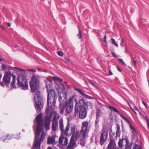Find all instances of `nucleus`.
Masks as SVG:
<instances>
[{
    "label": "nucleus",
    "instance_id": "f257e3e1",
    "mask_svg": "<svg viewBox=\"0 0 149 149\" xmlns=\"http://www.w3.org/2000/svg\"><path fill=\"white\" fill-rule=\"evenodd\" d=\"M39 82V78L36 75L32 77L30 82L31 92L35 94L34 96V100L35 102L36 108L37 110L40 111L43 108V103L40 91L38 90L37 84Z\"/></svg>",
    "mask_w": 149,
    "mask_h": 149
},
{
    "label": "nucleus",
    "instance_id": "f03ea898",
    "mask_svg": "<svg viewBox=\"0 0 149 149\" xmlns=\"http://www.w3.org/2000/svg\"><path fill=\"white\" fill-rule=\"evenodd\" d=\"M75 95H73L70 97L65 103L66 106V112H71L73 109L74 102L75 101V112H86V105L84 98L80 99L78 102L79 106H77L78 102L77 100L75 99Z\"/></svg>",
    "mask_w": 149,
    "mask_h": 149
},
{
    "label": "nucleus",
    "instance_id": "7ed1b4c3",
    "mask_svg": "<svg viewBox=\"0 0 149 149\" xmlns=\"http://www.w3.org/2000/svg\"><path fill=\"white\" fill-rule=\"evenodd\" d=\"M59 125L60 131L62 134H64L65 136L70 135L72 134V136H74L73 135L75 132V128L74 126L71 127L70 128V130H71V132H68L70 125L68 124L65 130H64L63 120L62 119H60Z\"/></svg>",
    "mask_w": 149,
    "mask_h": 149
},
{
    "label": "nucleus",
    "instance_id": "20e7f679",
    "mask_svg": "<svg viewBox=\"0 0 149 149\" xmlns=\"http://www.w3.org/2000/svg\"><path fill=\"white\" fill-rule=\"evenodd\" d=\"M88 126V123L87 121L83 122L82 124L81 129L80 132H76V138H80V140L85 139L87 135V127Z\"/></svg>",
    "mask_w": 149,
    "mask_h": 149
},
{
    "label": "nucleus",
    "instance_id": "39448f33",
    "mask_svg": "<svg viewBox=\"0 0 149 149\" xmlns=\"http://www.w3.org/2000/svg\"><path fill=\"white\" fill-rule=\"evenodd\" d=\"M42 118V114L41 113H40L37 115L35 118V120L38 123L37 127V132L38 136L43 129L42 125L43 121Z\"/></svg>",
    "mask_w": 149,
    "mask_h": 149
},
{
    "label": "nucleus",
    "instance_id": "423d86ee",
    "mask_svg": "<svg viewBox=\"0 0 149 149\" xmlns=\"http://www.w3.org/2000/svg\"><path fill=\"white\" fill-rule=\"evenodd\" d=\"M17 84L21 86L24 89H26L28 87L25 76L22 75H18L17 79Z\"/></svg>",
    "mask_w": 149,
    "mask_h": 149
},
{
    "label": "nucleus",
    "instance_id": "0eeeda50",
    "mask_svg": "<svg viewBox=\"0 0 149 149\" xmlns=\"http://www.w3.org/2000/svg\"><path fill=\"white\" fill-rule=\"evenodd\" d=\"M45 134L43 132H42L40 138L36 139V136L35 138V141L33 144L34 147L36 148V149H40L41 143L43 141L45 137Z\"/></svg>",
    "mask_w": 149,
    "mask_h": 149
},
{
    "label": "nucleus",
    "instance_id": "6e6552de",
    "mask_svg": "<svg viewBox=\"0 0 149 149\" xmlns=\"http://www.w3.org/2000/svg\"><path fill=\"white\" fill-rule=\"evenodd\" d=\"M58 100L60 104H63L66 101L67 98V95L65 92L62 93H59L58 94Z\"/></svg>",
    "mask_w": 149,
    "mask_h": 149
},
{
    "label": "nucleus",
    "instance_id": "1a4fd4ad",
    "mask_svg": "<svg viewBox=\"0 0 149 149\" xmlns=\"http://www.w3.org/2000/svg\"><path fill=\"white\" fill-rule=\"evenodd\" d=\"M46 88L47 92H48V94L47 99V104L49 105V100L50 99L54 97H56V94H55L54 90L51 89L49 92V90L48 89V86L47 85L46 86Z\"/></svg>",
    "mask_w": 149,
    "mask_h": 149
},
{
    "label": "nucleus",
    "instance_id": "9d476101",
    "mask_svg": "<svg viewBox=\"0 0 149 149\" xmlns=\"http://www.w3.org/2000/svg\"><path fill=\"white\" fill-rule=\"evenodd\" d=\"M58 136L56 135H54L52 137H48L47 142V144H53L54 143H57L58 142Z\"/></svg>",
    "mask_w": 149,
    "mask_h": 149
},
{
    "label": "nucleus",
    "instance_id": "9b49d317",
    "mask_svg": "<svg viewBox=\"0 0 149 149\" xmlns=\"http://www.w3.org/2000/svg\"><path fill=\"white\" fill-rule=\"evenodd\" d=\"M76 139H77V138H76V135H75V138L74 137V136H72L70 139L69 144L67 147L66 149H73L74 146L76 145V143H75ZM78 139H80V138H78Z\"/></svg>",
    "mask_w": 149,
    "mask_h": 149
},
{
    "label": "nucleus",
    "instance_id": "f8f14e48",
    "mask_svg": "<svg viewBox=\"0 0 149 149\" xmlns=\"http://www.w3.org/2000/svg\"><path fill=\"white\" fill-rule=\"evenodd\" d=\"M11 79V75L10 72H6L3 79V81L5 84H9L10 83Z\"/></svg>",
    "mask_w": 149,
    "mask_h": 149
},
{
    "label": "nucleus",
    "instance_id": "ddd939ff",
    "mask_svg": "<svg viewBox=\"0 0 149 149\" xmlns=\"http://www.w3.org/2000/svg\"><path fill=\"white\" fill-rule=\"evenodd\" d=\"M108 136L107 131H104L101 133L100 138V142H104L107 140Z\"/></svg>",
    "mask_w": 149,
    "mask_h": 149
},
{
    "label": "nucleus",
    "instance_id": "4468645a",
    "mask_svg": "<svg viewBox=\"0 0 149 149\" xmlns=\"http://www.w3.org/2000/svg\"><path fill=\"white\" fill-rule=\"evenodd\" d=\"M55 88L58 91V94L59 93L65 92V88L63 84H56L55 86Z\"/></svg>",
    "mask_w": 149,
    "mask_h": 149
},
{
    "label": "nucleus",
    "instance_id": "2eb2a0df",
    "mask_svg": "<svg viewBox=\"0 0 149 149\" xmlns=\"http://www.w3.org/2000/svg\"><path fill=\"white\" fill-rule=\"evenodd\" d=\"M116 148V144L115 140L113 139H111L108 144L107 148L108 149H115Z\"/></svg>",
    "mask_w": 149,
    "mask_h": 149
},
{
    "label": "nucleus",
    "instance_id": "dca6fc26",
    "mask_svg": "<svg viewBox=\"0 0 149 149\" xmlns=\"http://www.w3.org/2000/svg\"><path fill=\"white\" fill-rule=\"evenodd\" d=\"M120 116L123 118V119L126 121L129 124L130 128L131 130H132V132H136V130L135 128L131 124L130 121L123 116L120 115Z\"/></svg>",
    "mask_w": 149,
    "mask_h": 149
},
{
    "label": "nucleus",
    "instance_id": "f3484780",
    "mask_svg": "<svg viewBox=\"0 0 149 149\" xmlns=\"http://www.w3.org/2000/svg\"><path fill=\"white\" fill-rule=\"evenodd\" d=\"M11 76L13 78V80L10 84V86L11 87H12L13 88H16L15 86L16 76L15 75L13 74H12Z\"/></svg>",
    "mask_w": 149,
    "mask_h": 149
},
{
    "label": "nucleus",
    "instance_id": "a211bd4d",
    "mask_svg": "<svg viewBox=\"0 0 149 149\" xmlns=\"http://www.w3.org/2000/svg\"><path fill=\"white\" fill-rule=\"evenodd\" d=\"M58 127V122H52V130L55 132L56 131Z\"/></svg>",
    "mask_w": 149,
    "mask_h": 149
},
{
    "label": "nucleus",
    "instance_id": "6ab92c4d",
    "mask_svg": "<svg viewBox=\"0 0 149 149\" xmlns=\"http://www.w3.org/2000/svg\"><path fill=\"white\" fill-rule=\"evenodd\" d=\"M117 131L116 132V137H120V128L119 125H118L117 126Z\"/></svg>",
    "mask_w": 149,
    "mask_h": 149
},
{
    "label": "nucleus",
    "instance_id": "aec40b11",
    "mask_svg": "<svg viewBox=\"0 0 149 149\" xmlns=\"http://www.w3.org/2000/svg\"><path fill=\"white\" fill-rule=\"evenodd\" d=\"M79 116L80 118L84 119L86 117L87 112H79Z\"/></svg>",
    "mask_w": 149,
    "mask_h": 149
},
{
    "label": "nucleus",
    "instance_id": "412c9836",
    "mask_svg": "<svg viewBox=\"0 0 149 149\" xmlns=\"http://www.w3.org/2000/svg\"><path fill=\"white\" fill-rule=\"evenodd\" d=\"M51 116H49V117L46 116L45 117V124H50L51 120Z\"/></svg>",
    "mask_w": 149,
    "mask_h": 149
},
{
    "label": "nucleus",
    "instance_id": "4be33fe9",
    "mask_svg": "<svg viewBox=\"0 0 149 149\" xmlns=\"http://www.w3.org/2000/svg\"><path fill=\"white\" fill-rule=\"evenodd\" d=\"M74 90L75 91H77L79 93H80L82 96H84L86 98L88 97V96L85 94L80 89L78 88H75L74 89Z\"/></svg>",
    "mask_w": 149,
    "mask_h": 149
},
{
    "label": "nucleus",
    "instance_id": "5701e85b",
    "mask_svg": "<svg viewBox=\"0 0 149 149\" xmlns=\"http://www.w3.org/2000/svg\"><path fill=\"white\" fill-rule=\"evenodd\" d=\"M59 118V116L58 115L56 114H55L53 118L52 122H58L57 121Z\"/></svg>",
    "mask_w": 149,
    "mask_h": 149
},
{
    "label": "nucleus",
    "instance_id": "b1692460",
    "mask_svg": "<svg viewBox=\"0 0 149 149\" xmlns=\"http://www.w3.org/2000/svg\"><path fill=\"white\" fill-rule=\"evenodd\" d=\"M47 105L48 106L46 109L45 112H54L53 107L49 106V105H48L47 104Z\"/></svg>",
    "mask_w": 149,
    "mask_h": 149
},
{
    "label": "nucleus",
    "instance_id": "393cba45",
    "mask_svg": "<svg viewBox=\"0 0 149 149\" xmlns=\"http://www.w3.org/2000/svg\"><path fill=\"white\" fill-rule=\"evenodd\" d=\"M63 104H60V103L59 104V108L60 109V112H63L65 110V106Z\"/></svg>",
    "mask_w": 149,
    "mask_h": 149
},
{
    "label": "nucleus",
    "instance_id": "a878e982",
    "mask_svg": "<svg viewBox=\"0 0 149 149\" xmlns=\"http://www.w3.org/2000/svg\"><path fill=\"white\" fill-rule=\"evenodd\" d=\"M108 108L109 109H110L111 111V112H118V111L114 107L109 106L108 107Z\"/></svg>",
    "mask_w": 149,
    "mask_h": 149
},
{
    "label": "nucleus",
    "instance_id": "bb28decb",
    "mask_svg": "<svg viewBox=\"0 0 149 149\" xmlns=\"http://www.w3.org/2000/svg\"><path fill=\"white\" fill-rule=\"evenodd\" d=\"M64 140V143L63 144V145L64 146H66L67 145L68 143V139L66 137H65Z\"/></svg>",
    "mask_w": 149,
    "mask_h": 149
},
{
    "label": "nucleus",
    "instance_id": "cd10ccee",
    "mask_svg": "<svg viewBox=\"0 0 149 149\" xmlns=\"http://www.w3.org/2000/svg\"><path fill=\"white\" fill-rule=\"evenodd\" d=\"M65 137H60L59 138V143L60 144H62L63 140L64 139Z\"/></svg>",
    "mask_w": 149,
    "mask_h": 149
},
{
    "label": "nucleus",
    "instance_id": "c85d7f7f",
    "mask_svg": "<svg viewBox=\"0 0 149 149\" xmlns=\"http://www.w3.org/2000/svg\"><path fill=\"white\" fill-rule=\"evenodd\" d=\"M133 149H142L141 147L139 146L137 144H135L133 147Z\"/></svg>",
    "mask_w": 149,
    "mask_h": 149
},
{
    "label": "nucleus",
    "instance_id": "c756f323",
    "mask_svg": "<svg viewBox=\"0 0 149 149\" xmlns=\"http://www.w3.org/2000/svg\"><path fill=\"white\" fill-rule=\"evenodd\" d=\"M139 113L140 115L142 116V117L144 119L146 120L148 119L147 118V116L146 115H145V116L143 115L141 112H139Z\"/></svg>",
    "mask_w": 149,
    "mask_h": 149
},
{
    "label": "nucleus",
    "instance_id": "7c9ffc66",
    "mask_svg": "<svg viewBox=\"0 0 149 149\" xmlns=\"http://www.w3.org/2000/svg\"><path fill=\"white\" fill-rule=\"evenodd\" d=\"M123 141L122 140H120L118 143V144L119 147H122L123 146Z\"/></svg>",
    "mask_w": 149,
    "mask_h": 149
},
{
    "label": "nucleus",
    "instance_id": "2f4dec72",
    "mask_svg": "<svg viewBox=\"0 0 149 149\" xmlns=\"http://www.w3.org/2000/svg\"><path fill=\"white\" fill-rule=\"evenodd\" d=\"M50 124H45V127L46 130H48L49 129Z\"/></svg>",
    "mask_w": 149,
    "mask_h": 149
},
{
    "label": "nucleus",
    "instance_id": "473e14b6",
    "mask_svg": "<svg viewBox=\"0 0 149 149\" xmlns=\"http://www.w3.org/2000/svg\"><path fill=\"white\" fill-rule=\"evenodd\" d=\"M79 33L77 35V37H78L79 38L81 39L82 38V37L81 35V32L80 30H79Z\"/></svg>",
    "mask_w": 149,
    "mask_h": 149
},
{
    "label": "nucleus",
    "instance_id": "72a5a7b5",
    "mask_svg": "<svg viewBox=\"0 0 149 149\" xmlns=\"http://www.w3.org/2000/svg\"><path fill=\"white\" fill-rule=\"evenodd\" d=\"M53 79L56 80H59L61 81H62L63 80L62 79L56 77H53Z\"/></svg>",
    "mask_w": 149,
    "mask_h": 149
},
{
    "label": "nucleus",
    "instance_id": "f704fd0d",
    "mask_svg": "<svg viewBox=\"0 0 149 149\" xmlns=\"http://www.w3.org/2000/svg\"><path fill=\"white\" fill-rule=\"evenodd\" d=\"M112 42V44L118 47V45L116 43L115 40L113 38H111Z\"/></svg>",
    "mask_w": 149,
    "mask_h": 149
},
{
    "label": "nucleus",
    "instance_id": "c9c22d12",
    "mask_svg": "<svg viewBox=\"0 0 149 149\" xmlns=\"http://www.w3.org/2000/svg\"><path fill=\"white\" fill-rule=\"evenodd\" d=\"M51 99H52L53 100L52 103L54 106H55V105L56 102V97H54L53 98H51Z\"/></svg>",
    "mask_w": 149,
    "mask_h": 149
},
{
    "label": "nucleus",
    "instance_id": "e433bc0d",
    "mask_svg": "<svg viewBox=\"0 0 149 149\" xmlns=\"http://www.w3.org/2000/svg\"><path fill=\"white\" fill-rule=\"evenodd\" d=\"M57 53L58 55L60 56H63V53L60 51H58L57 52Z\"/></svg>",
    "mask_w": 149,
    "mask_h": 149
},
{
    "label": "nucleus",
    "instance_id": "4c0bfd02",
    "mask_svg": "<svg viewBox=\"0 0 149 149\" xmlns=\"http://www.w3.org/2000/svg\"><path fill=\"white\" fill-rule=\"evenodd\" d=\"M1 68L2 70H4L5 69H6V65L3 64H2L1 65Z\"/></svg>",
    "mask_w": 149,
    "mask_h": 149
},
{
    "label": "nucleus",
    "instance_id": "58836bf2",
    "mask_svg": "<svg viewBox=\"0 0 149 149\" xmlns=\"http://www.w3.org/2000/svg\"><path fill=\"white\" fill-rule=\"evenodd\" d=\"M132 58V61L134 63V65H135L136 63V61H135V59H136V58H135H135H133L132 57V58Z\"/></svg>",
    "mask_w": 149,
    "mask_h": 149
},
{
    "label": "nucleus",
    "instance_id": "ea45409f",
    "mask_svg": "<svg viewBox=\"0 0 149 149\" xmlns=\"http://www.w3.org/2000/svg\"><path fill=\"white\" fill-rule=\"evenodd\" d=\"M118 60L121 62V63H122V64L124 65H125L126 64L121 59H119Z\"/></svg>",
    "mask_w": 149,
    "mask_h": 149
},
{
    "label": "nucleus",
    "instance_id": "a19ab883",
    "mask_svg": "<svg viewBox=\"0 0 149 149\" xmlns=\"http://www.w3.org/2000/svg\"><path fill=\"white\" fill-rule=\"evenodd\" d=\"M5 84L3 81L2 82H1L0 83V85L2 87H4L5 86Z\"/></svg>",
    "mask_w": 149,
    "mask_h": 149
},
{
    "label": "nucleus",
    "instance_id": "79ce46f5",
    "mask_svg": "<svg viewBox=\"0 0 149 149\" xmlns=\"http://www.w3.org/2000/svg\"><path fill=\"white\" fill-rule=\"evenodd\" d=\"M125 149H131V146L130 145H127L125 146Z\"/></svg>",
    "mask_w": 149,
    "mask_h": 149
},
{
    "label": "nucleus",
    "instance_id": "37998d69",
    "mask_svg": "<svg viewBox=\"0 0 149 149\" xmlns=\"http://www.w3.org/2000/svg\"><path fill=\"white\" fill-rule=\"evenodd\" d=\"M132 110L134 111V112H135L134 110L136 111H138V109L137 107L135 106L134 107V109H132Z\"/></svg>",
    "mask_w": 149,
    "mask_h": 149
},
{
    "label": "nucleus",
    "instance_id": "c03bdc74",
    "mask_svg": "<svg viewBox=\"0 0 149 149\" xmlns=\"http://www.w3.org/2000/svg\"><path fill=\"white\" fill-rule=\"evenodd\" d=\"M106 38H107V37H106V35H105L104 36V37L103 38V41H104V42H106Z\"/></svg>",
    "mask_w": 149,
    "mask_h": 149
},
{
    "label": "nucleus",
    "instance_id": "a18cd8bd",
    "mask_svg": "<svg viewBox=\"0 0 149 149\" xmlns=\"http://www.w3.org/2000/svg\"><path fill=\"white\" fill-rule=\"evenodd\" d=\"M100 112H97L96 113V118L98 119L100 116Z\"/></svg>",
    "mask_w": 149,
    "mask_h": 149
},
{
    "label": "nucleus",
    "instance_id": "49530a36",
    "mask_svg": "<svg viewBox=\"0 0 149 149\" xmlns=\"http://www.w3.org/2000/svg\"><path fill=\"white\" fill-rule=\"evenodd\" d=\"M142 103L143 105H144L146 107V103L144 101H142Z\"/></svg>",
    "mask_w": 149,
    "mask_h": 149
},
{
    "label": "nucleus",
    "instance_id": "de8ad7c7",
    "mask_svg": "<svg viewBox=\"0 0 149 149\" xmlns=\"http://www.w3.org/2000/svg\"><path fill=\"white\" fill-rule=\"evenodd\" d=\"M65 59L66 60V61L68 62H70V59L68 57H65Z\"/></svg>",
    "mask_w": 149,
    "mask_h": 149
},
{
    "label": "nucleus",
    "instance_id": "09e8293b",
    "mask_svg": "<svg viewBox=\"0 0 149 149\" xmlns=\"http://www.w3.org/2000/svg\"><path fill=\"white\" fill-rule=\"evenodd\" d=\"M126 146L127 145H128V143H129V141H128V140L127 139H126Z\"/></svg>",
    "mask_w": 149,
    "mask_h": 149
},
{
    "label": "nucleus",
    "instance_id": "8fccbe9b",
    "mask_svg": "<svg viewBox=\"0 0 149 149\" xmlns=\"http://www.w3.org/2000/svg\"><path fill=\"white\" fill-rule=\"evenodd\" d=\"M112 55H113V56L114 57H116V54L115 53L113 52H112Z\"/></svg>",
    "mask_w": 149,
    "mask_h": 149
},
{
    "label": "nucleus",
    "instance_id": "3c124183",
    "mask_svg": "<svg viewBox=\"0 0 149 149\" xmlns=\"http://www.w3.org/2000/svg\"><path fill=\"white\" fill-rule=\"evenodd\" d=\"M109 74L110 75H112L113 74V73L112 72H111V71L110 70H109Z\"/></svg>",
    "mask_w": 149,
    "mask_h": 149
},
{
    "label": "nucleus",
    "instance_id": "603ef678",
    "mask_svg": "<svg viewBox=\"0 0 149 149\" xmlns=\"http://www.w3.org/2000/svg\"><path fill=\"white\" fill-rule=\"evenodd\" d=\"M146 121L147 122L148 126L149 127V122L148 120H146Z\"/></svg>",
    "mask_w": 149,
    "mask_h": 149
},
{
    "label": "nucleus",
    "instance_id": "864d4df0",
    "mask_svg": "<svg viewBox=\"0 0 149 149\" xmlns=\"http://www.w3.org/2000/svg\"><path fill=\"white\" fill-rule=\"evenodd\" d=\"M117 70H118L120 72H122L121 70L118 67H117Z\"/></svg>",
    "mask_w": 149,
    "mask_h": 149
},
{
    "label": "nucleus",
    "instance_id": "5fc2aeb1",
    "mask_svg": "<svg viewBox=\"0 0 149 149\" xmlns=\"http://www.w3.org/2000/svg\"><path fill=\"white\" fill-rule=\"evenodd\" d=\"M104 46L106 47H107V41H106V42H104Z\"/></svg>",
    "mask_w": 149,
    "mask_h": 149
},
{
    "label": "nucleus",
    "instance_id": "6e6d98bb",
    "mask_svg": "<svg viewBox=\"0 0 149 149\" xmlns=\"http://www.w3.org/2000/svg\"><path fill=\"white\" fill-rule=\"evenodd\" d=\"M123 39H121V43H120V45H121V46H123V45H122V44L123 43Z\"/></svg>",
    "mask_w": 149,
    "mask_h": 149
},
{
    "label": "nucleus",
    "instance_id": "4d7b16f0",
    "mask_svg": "<svg viewBox=\"0 0 149 149\" xmlns=\"http://www.w3.org/2000/svg\"><path fill=\"white\" fill-rule=\"evenodd\" d=\"M7 25L8 26L10 27L11 26V24L9 23H7Z\"/></svg>",
    "mask_w": 149,
    "mask_h": 149
},
{
    "label": "nucleus",
    "instance_id": "13d9d810",
    "mask_svg": "<svg viewBox=\"0 0 149 149\" xmlns=\"http://www.w3.org/2000/svg\"><path fill=\"white\" fill-rule=\"evenodd\" d=\"M9 136V135H6V138H8ZM5 139V137L4 138Z\"/></svg>",
    "mask_w": 149,
    "mask_h": 149
},
{
    "label": "nucleus",
    "instance_id": "bf43d9fd",
    "mask_svg": "<svg viewBox=\"0 0 149 149\" xmlns=\"http://www.w3.org/2000/svg\"><path fill=\"white\" fill-rule=\"evenodd\" d=\"M17 68V69H19V70H21V71H24V70H23V69H20L19 68Z\"/></svg>",
    "mask_w": 149,
    "mask_h": 149
},
{
    "label": "nucleus",
    "instance_id": "052dcab7",
    "mask_svg": "<svg viewBox=\"0 0 149 149\" xmlns=\"http://www.w3.org/2000/svg\"><path fill=\"white\" fill-rule=\"evenodd\" d=\"M47 149H52V148L51 147H49Z\"/></svg>",
    "mask_w": 149,
    "mask_h": 149
},
{
    "label": "nucleus",
    "instance_id": "680f3d73",
    "mask_svg": "<svg viewBox=\"0 0 149 149\" xmlns=\"http://www.w3.org/2000/svg\"><path fill=\"white\" fill-rule=\"evenodd\" d=\"M2 61V59L0 57V61Z\"/></svg>",
    "mask_w": 149,
    "mask_h": 149
},
{
    "label": "nucleus",
    "instance_id": "e2e57ef3",
    "mask_svg": "<svg viewBox=\"0 0 149 149\" xmlns=\"http://www.w3.org/2000/svg\"><path fill=\"white\" fill-rule=\"evenodd\" d=\"M2 77V74L0 73V78H1Z\"/></svg>",
    "mask_w": 149,
    "mask_h": 149
},
{
    "label": "nucleus",
    "instance_id": "0e129e2a",
    "mask_svg": "<svg viewBox=\"0 0 149 149\" xmlns=\"http://www.w3.org/2000/svg\"><path fill=\"white\" fill-rule=\"evenodd\" d=\"M90 83H91V84L92 85H93V84L91 82H90Z\"/></svg>",
    "mask_w": 149,
    "mask_h": 149
},
{
    "label": "nucleus",
    "instance_id": "69168bd1",
    "mask_svg": "<svg viewBox=\"0 0 149 149\" xmlns=\"http://www.w3.org/2000/svg\"><path fill=\"white\" fill-rule=\"evenodd\" d=\"M97 123V120H96L95 121V123L96 124Z\"/></svg>",
    "mask_w": 149,
    "mask_h": 149
},
{
    "label": "nucleus",
    "instance_id": "338daca9",
    "mask_svg": "<svg viewBox=\"0 0 149 149\" xmlns=\"http://www.w3.org/2000/svg\"><path fill=\"white\" fill-rule=\"evenodd\" d=\"M71 130H70H70H69V131H68V132H71Z\"/></svg>",
    "mask_w": 149,
    "mask_h": 149
},
{
    "label": "nucleus",
    "instance_id": "774afa93",
    "mask_svg": "<svg viewBox=\"0 0 149 149\" xmlns=\"http://www.w3.org/2000/svg\"><path fill=\"white\" fill-rule=\"evenodd\" d=\"M58 149V148H54V149Z\"/></svg>",
    "mask_w": 149,
    "mask_h": 149
}]
</instances>
